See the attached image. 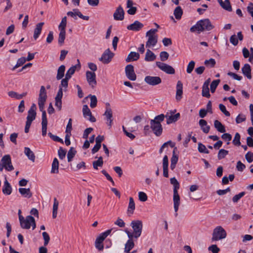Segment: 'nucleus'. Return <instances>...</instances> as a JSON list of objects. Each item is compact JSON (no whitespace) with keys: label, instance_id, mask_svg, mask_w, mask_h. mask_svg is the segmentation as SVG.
Segmentation results:
<instances>
[{"label":"nucleus","instance_id":"f8f14e48","mask_svg":"<svg viewBox=\"0 0 253 253\" xmlns=\"http://www.w3.org/2000/svg\"><path fill=\"white\" fill-rule=\"evenodd\" d=\"M125 73L126 77L131 81H135L136 75L134 72L133 65L129 64L126 66L125 68Z\"/></svg>","mask_w":253,"mask_h":253},{"label":"nucleus","instance_id":"4be33fe9","mask_svg":"<svg viewBox=\"0 0 253 253\" xmlns=\"http://www.w3.org/2000/svg\"><path fill=\"white\" fill-rule=\"evenodd\" d=\"M199 22H200L203 28V31L205 30L210 31L213 28V26L211 24L209 19L200 20H199Z\"/></svg>","mask_w":253,"mask_h":253},{"label":"nucleus","instance_id":"39448f33","mask_svg":"<svg viewBox=\"0 0 253 253\" xmlns=\"http://www.w3.org/2000/svg\"><path fill=\"white\" fill-rule=\"evenodd\" d=\"M227 233L225 229L221 226L216 227L213 230L211 240L212 241H217L226 238Z\"/></svg>","mask_w":253,"mask_h":253},{"label":"nucleus","instance_id":"a18cd8bd","mask_svg":"<svg viewBox=\"0 0 253 253\" xmlns=\"http://www.w3.org/2000/svg\"><path fill=\"white\" fill-rule=\"evenodd\" d=\"M67 25V17L64 16L62 18L61 23L58 26V29L60 31H66V27Z\"/></svg>","mask_w":253,"mask_h":253},{"label":"nucleus","instance_id":"412c9836","mask_svg":"<svg viewBox=\"0 0 253 253\" xmlns=\"http://www.w3.org/2000/svg\"><path fill=\"white\" fill-rule=\"evenodd\" d=\"M104 115L105 116L108 126L111 127L113 122V114L110 107H106Z\"/></svg>","mask_w":253,"mask_h":253},{"label":"nucleus","instance_id":"680f3d73","mask_svg":"<svg viewBox=\"0 0 253 253\" xmlns=\"http://www.w3.org/2000/svg\"><path fill=\"white\" fill-rule=\"evenodd\" d=\"M58 154L59 158L63 160L65 157L66 151L62 147H60L58 151Z\"/></svg>","mask_w":253,"mask_h":253},{"label":"nucleus","instance_id":"ddd939ff","mask_svg":"<svg viewBox=\"0 0 253 253\" xmlns=\"http://www.w3.org/2000/svg\"><path fill=\"white\" fill-rule=\"evenodd\" d=\"M36 105L33 104L28 111L26 123L32 124V122L36 119Z\"/></svg>","mask_w":253,"mask_h":253},{"label":"nucleus","instance_id":"a878e982","mask_svg":"<svg viewBox=\"0 0 253 253\" xmlns=\"http://www.w3.org/2000/svg\"><path fill=\"white\" fill-rule=\"evenodd\" d=\"M242 72L244 76H246L248 79H251V68L249 64H245L242 68Z\"/></svg>","mask_w":253,"mask_h":253},{"label":"nucleus","instance_id":"6e6d98bb","mask_svg":"<svg viewBox=\"0 0 253 253\" xmlns=\"http://www.w3.org/2000/svg\"><path fill=\"white\" fill-rule=\"evenodd\" d=\"M228 154V151L223 149H220L218 152L217 156L218 160H221L224 158Z\"/></svg>","mask_w":253,"mask_h":253},{"label":"nucleus","instance_id":"c85d7f7f","mask_svg":"<svg viewBox=\"0 0 253 253\" xmlns=\"http://www.w3.org/2000/svg\"><path fill=\"white\" fill-rule=\"evenodd\" d=\"M2 192L4 194L7 195L11 194L12 192V187L6 178L2 188Z\"/></svg>","mask_w":253,"mask_h":253},{"label":"nucleus","instance_id":"338daca9","mask_svg":"<svg viewBox=\"0 0 253 253\" xmlns=\"http://www.w3.org/2000/svg\"><path fill=\"white\" fill-rule=\"evenodd\" d=\"M208 250L212 253H218L220 251L219 248L217 247L216 245H211L208 248Z\"/></svg>","mask_w":253,"mask_h":253},{"label":"nucleus","instance_id":"9d476101","mask_svg":"<svg viewBox=\"0 0 253 253\" xmlns=\"http://www.w3.org/2000/svg\"><path fill=\"white\" fill-rule=\"evenodd\" d=\"M114 55V53L111 51L109 48H108L105 50L99 60L104 64H108L111 62Z\"/></svg>","mask_w":253,"mask_h":253},{"label":"nucleus","instance_id":"69168bd1","mask_svg":"<svg viewBox=\"0 0 253 253\" xmlns=\"http://www.w3.org/2000/svg\"><path fill=\"white\" fill-rule=\"evenodd\" d=\"M169 57V54L166 51H162L160 53V57L161 60L162 61H165L167 60Z\"/></svg>","mask_w":253,"mask_h":253},{"label":"nucleus","instance_id":"f3484780","mask_svg":"<svg viewBox=\"0 0 253 253\" xmlns=\"http://www.w3.org/2000/svg\"><path fill=\"white\" fill-rule=\"evenodd\" d=\"M63 96V89L60 87L55 98V105L59 111L62 109V98Z\"/></svg>","mask_w":253,"mask_h":253},{"label":"nucleus","instance_id":"37998d69","mask_svg":"<svg viewBox=\"0 0 253 253\" xmlns=\"http://www.w3.org/2000/svg\"><path fill=\"white\" fill-rule=\"evenodd\" d=\"M103 165L102 157L100 156L97 161H93L92 163L93 168L95 169H98V167H102Z\"/></svg>","mask_w":253,"mask_h":253},{"label":"nucleus","instance_id":"7ed1b4c3","mask_svg":"<svg viewBox=\"0 0 253 253\" xmlns=\"http://www.w3.org/2000/svg\"><path fill=\"white\" fill-rule=\"evenodd\" d=\"M20 223L22 228L29 229L31 226L33 230L36 227L35 218L31 215H28L25 218L23 216H20Z\"/></svg>","mask_w":253,"mask_h":253},{"label":"nucleus","instance_id":"864d4df0","mask_svg":"<svg viewBox=\"0 0 253 253\" xmlns=\"http://www.w3.org/2000/svg\"><path fill=\"white\" fill-rule=\"evenodd\" d=\"M170 182L173 185V191H177L179 188V183L175 177L171 178Z\"/></svg>","mask_w":253,"mask_h":253},{"label":"nucleus","instance_id":"b1692460","mask_svg":"<svg viewBox=\"0 0 253 253\" xmlns=\"http://www.w3.org/2000/svg\"><path fill=\"white\" fill-rule=\"evenodd\" d=\"M169 160L167 155H165L163 159V175L165 177H169L168 173Z\"/></svg>","mask_w":253,"mask_h":253},{"label":"nucleus","instance_id":"2f4dec72","mask_svg":"<svg viewBox=\"0 0 253 253\" xmlns=\"http://www.w3.org/2000/svg\"><path fill=\"white\" fill-rule=\"evenodd\" d=\"M19 192L21 195L25 198H30L32 196V193L30 188H20Z\"/></svg>","mask_w":253,"mask_h":253},{"label":"nucleus","instance_id":"3c124183","mask_svg":"<svg viewBox=\"0 0 253 253\" xmlns=\"http://www.w3.org/2000/svg\"><path fill=\"white\" fill-rule=\"evenodd\" d=\"M26 61V58H25L24 57L19 58L17 61L16 64L13 67L12 70H15L18 67L23 65L25 63Z\"/></svg>","mask_w":253,"mask_h":253},{"label":"nucleus","instance_id":"5701e85b","mask_svg":"<svg viewBox=\"0 0 253 253\" xmlns=\"http://www.w3.org/2000/svg\"><path fill=\"white\" fill-rule=\"evenodd\" d=\"M143 27V24L138 21H135L132 24L127 26V29L133 31H138Z\"/></svg>","mask_w":253,"mask_h":253},{"label":"nucleus","instance_id":"9b49d317","mask_svg":"<svg viewBox=\"0 0 253 253\" xmlns=\"http://www.w3.org/2000/svg\"><path fill=\"white\" fill-rule=\"evenodd\" d=\"M144 81L149 85L155 86L161 84L162 80L158 76H147L145 77Z\"/></svg>","mask_w":253,"mask_h":253},{"label":"nucleus","instance_id":"bf43d9fd","mask_svg":"<svg viewBox=\"0 0 253 253\" xmlns=\"http://www.w3.org/2000/svg\"><path fill=\"white\" fill-rule=\"evenodd\" d=\"M195 62L194 61H191L188 64L186 69V72L188 74L191 73L195 67Z\"/></svg>","mask_w":253,"mask_h":253},{"label":"nucleus","instance_id":"052dcab7","mask_svg":"<svg viewBox=\"0 0 253 253\" xmlns=\"http://www.w3.org/2000/svg\"><path fill=\"white\" fill-rule=\"evenodd\" d=\"M48 135L50 137V138H51L53 141H56V142H60V143L63 144V140L61 138H60L59 137H58V136L53 135L51 132H48Z\"/></svg>","mask_w":253,"mask_h":253},{"label":"nucleus","instance_id":"8fccbe9b","mask_svg":"<svg viewBox=\"0 0 253 253\" xmlns=\"http://www.w3.org/2000/svg\"><path fill=\"white\" fill-rule=\"evenodd\" d=\"M220 80L218 79L214 80L211 82L210 85V89L211 93H214L215 92L217 86L220 83Z\"/></svg>","mask_w":253,"mask_h":253},{"label":"nucleus","instance_id":"5fc2aeb1","mask_svg":"<svg viewBox=\"0 0 253 253\" xmlns=\"http://www.w3.org/2000/svg\"><path fill=\"white\" fill-rule=\"evenodd\" d=\"M198 151L199 152L205 154H209V151L207 149L206 147L201 143L198 144Z\"/></svg>","mask_w":253,"mask_h":253},{"label":"nucleus","instance_id":"6e6552de","mask_svg":"<svg viewBox=\"0 0 253 253\" xmlns=\"http://www.w3.org/2000/svg\"><path fill=\"white\" fill-rule=\"evenodd\" d=\"M130 225L133 229V232L135 233V238L140 237L143 228L142 222L139 220H132L131 222Z\"/></svg>","mask_w":253,"mask_h":253},{"label":"nucleus","instance_id":"1a4fd4ad","mask_svg":"<svg viewBox=\"0 0 253 253\" xmlns=\"http://www.w3.org/2000/svg\"><path fill=\"white\" fill-rule=\"evenodd\" d=\"M156 64L160 69L167 74H174L175 73L174 69L169 65L159 61L156 62Z\"/></svg>","mask_w":253,"mask_h":253},{"label":"nucleus","instance_id":"cd10ccee","mask_svg":"<svg viewBox=\"0 0 253 253\" xmlns=\"http://www.w3.org/2000/svg\"><path fill=\"white\" fill-rule=\"evenodd\" d=\"M140 57V55L138 53L131 51L130 52L127 58L126 59V62H129L131 61H134L137 60Z\"/></svg>","mask_w":253,"mask_h":253},{"label":"nucleus","instance_id":"0e129e2a","mask_svg":"<svg viewBox=\"0 0 253 253\" xmlns=\"http://www.w3.org/2000/svg\"><path fill=\"white\" fill-rule=\"evenodd\" d=\"M219 108L220 110L227 117H229L230 116V113L226 110L225 106L222 104H220L219 105Z\"/></svg>","mask_w":253,"mask_h":253},{"label":"nucleus","instance_id":"7c9ffc66","mask_svg":"<svg viewBox=\"0 0 253 253\" xmlns=\"http://www.w3.org/2000/svg\"><path fill=\"white\" fill-rule=\"evenodd\" d=\"M156 58V55L149 49H147L145 60L147 62H151L154 61Z\"/></svg>","mask_w":253,"mask_h":253},{"label":"nucleus","instance_id":"473e14b6","mask_svg":"<svg viewBox=\"0 0 253 253\" xmlns=\"http://www.w3.org/2000/svg\"><path fill=\"white\" fill-rule=\"evenodd\" d=\"M24 154L28 157V158L34 162L35 160V155L34 152L29 148H24Z\"/></svg>","mask_w":253,"mask_h":253},{"label":"nucleus","instance_id":"49530a36","mask_svg":"<svg viewBox=\"0 0 253 253\" xmlns=\"http://www.w3.org/2000/svg\"><path fill=\"white\" fill-rule=\"evenodd\" d=\"M77 68V66H73L71 67H70L68 71H67L66 75H65V78L67 79H70L72 76L74 74L76 69Z\"/></svg>","mask_w":253,"mask_h":253},{"label":"nucleus","instance_id":"72a5a7b5","mask_svg":"<svg viewBox=\"0 0 253 253\" xmlns=\"http://www.w3.org/2000/svg\"><path fill=\"white\" fill-rule=\"evenodd\" d=\"M190 31L191 33L197 32L198 34L203 32V28H202L200 22H199V21H198L195 25L190 28Z\"/></svg>","mask_w":253,"mask_h":253},{"label":"nucleus","instance_id":"79ce46f5","mask_svg":"<svg viewBox=\"0 0 253 253\" xmlns=\"http://www.w3.org/2000/svg\"><path fill=\"white\" fill-rule=\"evenodd\" d=\"M59 202L56 198L54 199L52 211V217L55 218L57 217V210L58 208Z\"/></svg>","mask_w":253,"mask_h":253},{"label":"nucleus","instance_id":"20e7f679","mask_svg":"<svg viewBox=\"0 0 253 253\" xmlns=\"http://www.w3.org/2000/svg\"><path fill=\"white\" fill-rule=\"evenodd\" d=\"M8 171H11L14 169V167L12 165L11 157L9 155L3 156L0 162V171H2L3 169Z\"/></svg>","mask_w":253,"mask_h":253},{"label":"nucleus","instance_id":"0eeeda50","mask_svg":"<svg viewBox=\"0 0 253 253\" xmlns=\"http://www.w3.org/2000/svg\"><path fill=\"white\" fill-rule=\"evenodd\" d=\"M112 229H108L107 231L101 233L96 239L95 246L99 251H102L104 249L103 242L107 237L111 233Z\"/></svg>","mask_w":253,"mask_h":253},{"label":"nucleus","instance_id":"a19ab883","mask_svg":"<svg viewBox=\"0 0 253 253\" xmlns=\"http://www.w3.org/2000/svg\"><path fill=\"white\" fill-rule=\"evenodd\" d=\"M134 246V243L133 240H128L125 244L124 252H130V251L133 248Z\"/></svg>","mask_w":253,"mask_h":253},{"label":"nucleus","instance_id":"4468645a","mask_svg":"<svg viewBox=\"0 0 253 253\" xmlns=\"http://www.w3.org/2000/svg\"><path fill=\"white\" fill-rule=\"evenodd\" d=\"M85 75L86 80L89 85L92 87H94L97 84L95 73L87 71L86 72Z\"/></svg>","mask_w":253,"mask_h":253},{"label":"nucleus","instance_id":"2eb2a0df","mask_svg":"<svg viewBox=\"0 0 253 253\" xmlns=\"http://www.w3.org/2000/svg\"><path fill=\"white\" fill-rule=\"evenodd\" d=\"M83 113L84 117L90 122L94 123L96 121V119L92 115L91 112L87 105H83Z\"/></svg>","mask_w":253,"mask_h":253},{"label":"nucleus","instance_id":"aec40b11","mask_svg":"<svg viewBox=\"0 0 253 253\" xmlns=\"http://www.w3.org/2000/svg\"><path fill=\"white\" fill-rule=\"evenodd\" d=\"M176 91L175 99L177 101H180L183 94V84L180 81H178L176 84Z\"/></svg>","mask_w":253,"mask_h":253},{"label":"nucleus","instance_id":"ea45409f","mask_svg":"<svg viewBox=\"0 0 253 253\" xmlns=\"http://www.w3.org/2000/svg\"><path fill=\"white\" fill-rule=\"evenodd\" d=\"M173 14L176 19H180L183 14V11L181 7L179 6L176 7L174 10Z\"/></svg>","mask_w":253,"mask_h":253},{"label":"nucleus","instance_id":"4d7b16f0","mask_svg":"<svg viewBox=\"0 0 253 253\" xmlns=\"http://www.w3.org/2000/svg\"><path fill=\"white\" fill-rule=\"evenodd\" d=\"M240 137V134L238 132L236 133L232 141L233 144L236 146H240L241 145Z\"/></svg>","mask_w":253,"mask_h":253},{"label":"nucleus","instance_id":"4c0bfd02","mask_svg":"<svg viewBox=\"0 0 253 253\" xmlns=\"http://www.w3.org/2000/svg\"><path fill=\"white\" fill-rule=\"evenodd\" d=\"M65 66L63 65H61L58 69L56 79L58 80L61 79L64 76Z\"/></svg>","mask_w":253,"mask_h":253},{"label":"nucleus","instance_id":"de8ad7c7","mask_svg":"<svg viewBox=\"0 0 253 253\" xmlns=\"http://www.w3.org/2000/svg\"><path fill=\"white\" fill-rule=\"evenodd\" d=\"M221 7L228 11H231L232 10L229 0H225Z\"/></svg>","mask_w":253,"mask_h":253},{"label":"nucleus","instance_id":"f257e3e1","mask_svg":"<svg viewBox=\"0 0 253 253\" xmlns=\"http://www.w3.org/2000/svg\"><path fill=\"white\" fill-rule=\"evenodd\" d=\"M47 98L46 91L44 86H42L40 88L39 96L38 98V105L40 110L42 112V135L44 136L46 134L47 120L46 112L44 110V103Z\"/></svg>","mask_w":253,"mask_h":253},{"label":"nucleus","instance_id":"c9c22d12","mask_svg":"<svg viewBox=\"0 0 253 253\" xmlns=\"http://www.w3.org/2000/svg\"><path fill=\"white\" fill-rule=\"evenodd\" d=\"M135 208V203L132 197L129 198V204L127 208V213L128 214H132L133 213L134 211Z\"/></svg>","mask_w":253,"mask_h":253},{"label":"nucleus","instance_id":"6ab92c4d","mask_svg":"<svg viewBox=\"0 0 253 253\" xmlns=\"http://www.w3.org/2000/svg\"><path fill=\"white\" fill-rule=\"evenodd\" d=\"M174 113V112L173 111H171L170 112V115H169L168 113L165 115V118H167V124H170L172 123H174L179 118L180 114L178 113L175 115H173Z\"/></svg>","mask_w":253,"mask_h":253},{"label":"nucleus","instance_id":"09e8293b","mask_svg":"<svg viewBox=\"0 0 253 253\" xmlns=\"http://www.w3.org/2000/svg\"><path fill=\"white\" fill-rule=\"evenodd\" d=\"M88 97L90 98V106L92 108H95L97 105V97L94 95L89 94Z\"/></svg>","mask_w":253,"mask_h":253},{"label":"nucleus","instance_id":"423d86ee","mask_svg":"<svg viewBox=\"0 0 253 253\" xmlns=\"http://www.w3.org/2000/svg\"><path fill=\"white\" fill-rule=\"evenodd\" d=\"M158 31L157 29H152L147 31L146 36L148 38V41L146 43V46L150 47L151 46H155L158 42V36L156 33Z\"/></svg>","mask_w":253,"mask_h":253},{"label":"nucleus","instance_id":"f03ea898","mask_svg":"<svg viewBox=\"0 0 253 253\" xmlns=\"http://www.w3.org/2000/svg\"><path fill=\"white\" fill-rule=\"evenodd\" d=\"M165 118V115L161 114L156 116L154 119L150 120V128L157 136H160L163 132V127L161 123L164 121Z\"/></svg>","mask_w":253,"mask_h":253},{"label":"nucleus","instance_id":"bb28decb","mask_svg":"<svg viewBox=\"0 0 253 253\" xmlns=\"http://www.w3.org/2000/svg\"><path fill=\"white\" fill-rule=\"evenodd\" d=\"M43 25V22H40L36 25V28L34 29L33 35V37L35 40H37L39 38L40 35L41 33L42 27Z\"/></svg>","mask_w":253,"mask_h":253},{"label":"nucleus","instance_id":"393cba45","mask_svg":"<svg viewBox=\"0 0 253 253\" xmlns=\"http://www.w3.org/2000/svg\"><path fill=\"white\" fill-rule=\"evenodd\" d=\"M173 204L175 212H177L180 204V197L178 193V190L173 191Z\"/></svg>","mask_w":253,"mask_h":253},{"label":"nucleus","instance_id":"58836bf2","mask_svg":"<svg viewBox=\"0 0 253 253\" xmlns=\"http://www.w3.org/2000/svg\"><path fill=\"white\" fill-rule=\"evenodd\" d=\"M178 156L175 154L174 151H173L172 156L170 159V169L173 170L176 166V164L178 161Z\"/></svg>","mask_w":253,"mask_h":253},{"label":"nucleus","instance_id":"603ef678","mask_svg":"<svg viewBox=\"0 0 253 253\" xmlns=\"http://www.w3.org/2000/svg\"><path fill=\"white\" fill-rule=\"evenodd\" d=\"M66 37V31H60L58 42L60 45H62L64 42V40Z\"/></svg>","mask_w":253,"mask_h":253},{"label":"nucleus","instance_id":"774afa93","mask_svg":"<svg viewBox=\"0 0 253 253\" xmlns=\"http://www.w3.org/2000/svg\"><path fill=\"white\" fill-rule=\"evenodd\" d=\"M245 159L249 163L253 162V153L250 151L247 152V153L245 155Z\"/></svg>","mask_w":253,"mask_h":253},{"label":"nucleus","instance_id":"e2e57ef3","mask_svg":"<svg viewBox=\"0 0 253 253\" xmlns=\"http://www.w3.org/2000/svg\"><path fill=\"white\" fill-rule=\"evenodd\" d=\"M245 194V192H242L241 193H240L239 194H237L236 195H235L233 198H232V201L234 203H237L238 202V201L242 198L243 197Z\"/></svg>","mask_w":253,"mask_h":253},{"label":"nucleus","instance_id":"13d9d810","mask_svg":"<svg viewBox=\"0 0 253 253\" xmlns=\"http://www.w3.org/2000/svg\"><path fill=\"white\" fill-rule=\"evenodd\" d=\"M202 95L203 96L206 97L207 98H210L211 96L209 88L208 86H206L203 85L202 86Z\"/></svg>","mask_w":253,"mask_h":253},{"label":"nucleus","instance_id":"f704fd0d","mask_svg":"<svg viewBox=\"0 0 253 253\" xmlns=\"http://www.w3.org/2000/svg\"><path fill=\"white\" fill-rule=\"evenodd\" d=\"M59 172V162L57 158H55L52 163L51 173H58Z\"/></svg>","mask_w":253,"mask_h":253},{"label":"nucleus","instance_id":"c03bdc74","mask_svg":"<svg viewBox=\"0 0 253 253\" xmlns=\"http://www.w3.org/2000/svg\"><path fill=\"white\" fill-rule=\"evenodd\" d=\"M76 153V150L73 147L70 148L67 153V159L68 162H70L72 160Z\"/></svg>","mask_w":253,"mask_h":253},{"label":"nucleus","instance_id":"a211bd4d","mask_svg":"<svg viewBox=\"0 0 253 253\" xmlns=\"http://www.w3.org/2000/svg\"><path fill=\"white\" fill-rule=\"evenodd\" d=\"M125 11L123 7L120 5L116 9L113 14L115 20L122 21L124 19Z\"/></svg>","mask_w":253,"mask_h":253},{"label":"nucleus","instance_id":"dca6fc26","mask_svg":"<svg viewBox=\"0 0 253 253\" xmlns=\"http://www.w3.org/2000/svg\"><path fill=\"white\" fill-rule=\"evenodd\" d=\"M67 15L73 17L75 19H77V16H78L80 18L84 20H88L89 19L88 16L83 15L78 9H74L72 11H68L67 13Z\"/></svg>","mask_w":253,"mask_h":253},{"label":"nucleus","instance_id":"c756f323","mask_svg":"<svg viewBox=\"0 0 253 253\" xmlns=\"http://www.w3.org/2000/svg\"><path fill=\"white\" fill-rule=\"evenodd\" d=\"M199 124L201 129L204 133H208L209 132L210 126L208 125L206 120L201 119L199 121Z\"/></svg>","mask_w":253,"mask_h":253},{"label":"nucleus","instance_id":"e433bc0d","mask_svg":"<svg viewBox=\"0 0 253 253\" xmlns=\"http://www.w3.org/2000/svg\"><path fill=\"white\" fill-rule=\"evenodd\" d=\"M214 127L220 132L224 133L226 131L225 126L218 120L214 121Z\"/></svg>","mask_w":253,"mask_h":253}]
</instances>
